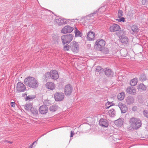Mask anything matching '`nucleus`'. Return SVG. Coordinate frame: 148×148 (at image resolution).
<instances>
[{
	"mask_svg": "<svg viewBox=\"0 0 148 148\" xmlns=\"http://www.w3.org/2000/svg\"><path fill=\"white\" fill-rule=\"evenodd\" d=\"M105 10V8L103 7L100 8L98 11H96L93 13H91L89 15L86 16L84 18L85 22L93 23L97 18L98 16H100V14L102 13Z\"/></svg>",
	"mask_w": 148,
	"mask_h": 148,
	"instance_id": "f257e3e1",
	"label": "nucleus"
},
{
	"mask_svg": "<svg viewBox=\"0 0 148 148\" xmlns=\"http://www.w3.org/2000/svg\"><path fill=\"white\" fill-rule=\"evenodd\" d=\"M25 84L30 88H35L38 87L39 83L37 79L32 77H29L25 79Z\"/></svg>",
	"mask_w": 148,
	"mask_h": 148,
	"instance_id": "f03ea898",
	"label": "nucleus"
},
{
	"mask_svg": "<svg viewBox=\"0 0 148 148\" xmlns=\"http://www.w3.org/2000/svg\"><path fill=\"white\" fill-rule=\"evenodd\" d=\"M130 124L134 129H137L141 125V121L138 119L132 118L130 119Z\"/></svg>",
	"mask_w": 148,
	"mask_h": 148,
	"instance_id": "7ed1b4c3",
	"label": "nucleus"
},
{
	"mask_svg": "<svg viewBox=\"0 0 148 148\" xmlns=\"http://www.w3.org/2000/svg\"><path fill=\"white\" fill-rule=\"evenodd\" d=\"M105 45L104 40L100 39L97 40L94 46V48L97 50L101 51Z\"/></svg>",
	"mask_w": 148,
	"mask_h": 148,
	"instance_id": "20e7f679",
	"label": "nucleus"
},
{
	"mask_svg": "<svg viewBox=\"0 0 148 148\" xmlns=\"http://www.w3.org/2000/svg\"><path fill=\"white\" fill-rule=\"evenodd\" d=\"M73 35L71 34L62 36L61 38L63 44L69 43L73 39Z\"/></svg>",
	"mask_w": 148,
	"mask_h": 148,
	"instance_id": "39448f33",
	"label": "nucleus"
},
{
	"mask_svg": "<svg viewBox=\"0 0 148 148\" xmlns=\"http://www.w3.org/2000/svg\"><path fill=\"white\" fill-rule=\"evenodd\" d=\"M74 21V19H72L71 20L70 19H66L63 18H59L56 19V22L59 25L65 24L67 23H70V21H71L72 22Z\"/></svg>",
	"mask_w": 148,
	"mask_h": 148,
	"instance_id": "423d86ee",
	"label": "nucleus"
},
{
	"mask_svg": "<svg viewBox=\"0 0 148 148\" xmlns=\"http://www.w3.org/2000/svg\"><path fill=\"white\" fill-rule=\"evenodd\" d=\"M54 97L57 101H62L64 98V94L61 92L55 93L54 94Z\"/></svg>",
	"mask_w": 148,
	"mask_h": 148,
	"instance_id": "0eeeda50",
	"label": "nucleus"
},
{
	"mask_svg": "<svg viewBox=\"0 0 148 148\" xmlns=\"http://www.w3.org/2000/svg\"><path fill=\"white\" fill-rule=\"evenodd\" d=\"M74 27H71L69 25H66L63 27L61 30V33L64 34L70 33L71 32L74 28Z\"/></svg>",
	"mask_w": 148,
	"mask_h": 148,
	"instance_id": "6e6552de",
	"label": "nucleus"
},
{
	"mask_svg": "<svg viewBox=\"0 0 148 148\" xmlns=\"http://www.w3.org/2000/svg\"><path fill=\"white\" fill-rule=\"evenodd\" d=\"M70 48L72 51L77 53L79 50L78 43L75 41H73L70 44Z\"/></svg>",
	"mask_w": 148,
	"mask_h": 148,
	"instance_id": "1a4fd4ad",
	"label": "nucleus"
},
{
	"mask_svg": "<svg viewBox=\"0 0 148 148\" xmlns=\"http://www.w3.org/2000/svg\"><path fill=\"white\" fill-rule=\"evenodd\" d=\"M73 90V88L70 84H67L66 85L64 91L66 95H70L71 93Z\"/></svg>",
	"mask_w": 148,
	"mask_h": 148,
	"instance_id": "9d476101",
	"label": "nucleus"
},
{
	"mask_svg": "<svg viewBox=\"0 0 148 148\" xmlns=\"http://www.w3.org/2000/svg\"><path fill=\"white\" fill-rule=\"evenodd\" d=\"M16 90L19 92H24L26 90L25 86L22 83L18 82L17 84Z\"/></svg>",
	"mask_w": 148,
	"mask_h": 148,
	"instance_id": "9b49d317",
	"label": "nucleus"
},
{
	"mask_svg": "<svg viewBox=\"0 0 148 148\" xmlns=\"http://www.w3.org/2000/svg\"><path fill=\"white\" fill-rule=\"evenodd\" d=\"M109 29L111 32H115L120 30L121 28L119 25L114 24L111 25Z\"/></svg>",
	"mask_w": 148,
	"mask_h": 148,
	"instance_id": "f8f14e48",
	"label": "nucleus"
},
{
	"mask_svg": "<svg viewBox=\"0 0 148 148\" xmlns=\"http://www.w3.org/2000/svg\"><path fill=\"white\" fill-rule=\"evenodd\" d=\"M99 125L103 127H107L109 125L108 123L107 120L101 118L99 121Z\"/></svg>",
	"mask_w": 148,
	"mask_h": 148,
	"instance_id": "ddd939ff",
	"label": "nucleus"
},
{
	"mask_svg": "<svg viewBox=\"0 0 148 148\" xmlns=\"http://www.w3.org/2000/svg\"><path fill=\"white\" fill-rule=\"evenodd\" d=\"M48 111V108L46 105H43L40 107L39 111L42 114H45L47 113Z\"/></svg>",
	"mask_w": 148,
	"mask_h": 148,
	"instance_id": "4468645a",
	"label": "nucleus"
},
{
	"mask_svg": "<svg viewBox=\"0 0 148 148\" xmlns=\"http://www.w3.org/2000/svg\"><path fill=\"white\" fill-rule=\"evenodd\" d=\"M50 77L54 79H58L59 75L58 71L55 70L50 71Z\"/></svg>",
	"mask_w": 148,
	"mask_h": 148,
	"instance_id": "2eb2a0df",
	"label": "nucleus"
},
{
	"mask_svg": "<svg viewBox=\"0 0 148 148\" xmlns=\"http://www.w3.org/2000/svg\"><path fill=\"white\" fill-rule=\"evenodd\" d=\"M118 106L120 108L122 113H125L127 111V108L125 104L120 102L118 104Z\"/></svg>",
	"mask_w": 148,
	"mask_h": 148,
	"instance_id": "dca6fc26",
	"label": "nucleus"
},
{
	"mask_svg": "<svg viewBox=\"0 0 148 148\" xmlns=\"http://www.w3.org/2000/svg\"><path fill=\"white\" fill-rule=\"evenodd\" d=\"M95 36V33L94 32L90 31L87 34V39L89 41L94 40Z\"/></svg>",
	"mask_w": 148,
	"mask_h": 148,
	"instance_id": "f3484780",
	"label": "nucleus"
},
{
	"mask_svg": "<svg viewBox=\"0 0 148 148\" xmlns=\"http://www.w3.org/2000/svg\"><path fill=\"white\" fill-rule=\"evenodd\" d=\"M124 121L123 119L120 118L115 121L114 123L117 126L120 127H121L123 125Z\"/></svg>",
	"mask_w": 148,
	"mask_h": 148,
	"instance_id": "a211bd4d",
	"label": "nucleus"
},
{
	"mask_svg": "<svg viewBox=\"0 0 148 148\" xmlns=\"http://www.w3.org/2000/svg\"><path fill=\"white\" fill-rule=\"evenodd\" d=\"M118 36L119 37L121 42L123 44H126L128 43L129 42V39L125 36H121L118 34Z\"/></svg>",
	"mask_w": 148,
	"mask_h": 148,
	"instance_id": "6ab92c4d",
	"label": "nucleus"
},
{
	"mask_svg": "<svg viewBox=\"0 0 148 148\" xmlns=\"http://www.w3.org/2000/svg\"><path fill=\"white\" fill-rule=\"evenodd\" d=\"M126 92L127 93L133 95L136 93V89L133 87H129L127 88Z\"/></svg>",
	"mask_w": 148,
	"mask_h": 148,
	"instance_id": "aec40b11",
	"label": "nucleus"
},
{
	"mask_svg": "<svg viewBox=\"0 0 148 148\" xmlns=\"http://www.w3.org/2000/svg\"><path fill=\"white\" fill-rule=\"evenodd\" d=\"M46 86L47 88L51 90L54 89L55 87L54 84L52 82H47L46 84Z\"/></svg>",
	"mask_w": 148,
	"mask_h": 148,
	"instance_id": "412c9836",
	"label": "nucleus"
},
{
	"mask_svg": "<svg viewBox=\"0 0 148 148\" xmlns=\"http://www.w3.org/2000/svg\"><path fill=\"white\" fill-rule=\"evenodd\" d=\"M123 14V11L121 10H119L118 12V17L120 19H117V20H118L119 22H124L125 18H124L122 17Z\"/></svg>",
	"mask_w": 148,
	"mask_h": 148,
	"instance_id": "4be33fe9",
	"label": "nucleus"
},
{
	"mask_svg": "<svg viewBox=\"0 0 148 148\" xmlns=\"http://www.w3.org/2000/svg\"><path fill=\"white\" fill-rule=\"evenodd\" d=\"M104 71L106 75L108 77L112 76L114 75V73L110 69H105Z\"/></svg>",
	"mask_w": 148,
	"mask_h": 148,
	"instance_id": "5701e85b",
	"label": "nucleus"
},
{
	"mask_svg": "<svg viewBox=\"0 0 148 148\" xmlns=\"http://www.w3.org/2000/svg\"><path fill=\"white\" fill-rule=\"evenodd\" d=\"M134 101V99L132 96H130L127 97L126 102L127 104L131 105L132 104Z\"/></svg>",
	"mask_w": 148,
	"mask_h": 148,
	"instance_id": "b1692460",
	"label": "nucleus"
},
{
	"mask_svg": "<svg viewBox=\"0 0 148 148\" xmlns=\"http://www.w3.org/2000/svg\"><path fill=\"white\" fill-rule=\"evenodd\" d=\"M23 95L24 97H25V96H26L25 98V100L26 101H30L31 100L34 99L36 97V96L35 95H29L28 96H27L26 92L23 94Z\"/></svg>",
	"mask_w": 148,
	"mask_h": 148,
	"instance_id": "393cba45",
	"label": "nucleus"
},
{
	"mask_svg": "<svg viewBox=\"0 0 148 148\" xmlns=\"http://www.w3.org/2000/svg\"><path fill=\"white\" fill-rule=\"evenodd\" d=\"M75 33V37H82V36L83 34L81 32L77 29L76 26L74 27Z\"/></svg>",
	"mask_w": 148,
	"mask_h": 148,
	"instance_id": "a878e982",
	"label": "nucleus"
},
{
	"mask_svg": "<svg viewBox=\"0 0 148 148\" xmlns=\"http://www.w3.org/2000/svg\"><path fill=\"white\" fill-rule=\"evenodd\" d=\"M125 97V93L123 92H122L119 94L118 95L117 98L119 100H123Z\"/></svg>",
	"mask_w": 148,
	"mask_h": 148,
	"instance_id": "bb28decb",
	"label": "nucleus"
},
{
	"mask_svg": "<svg viewBox=\"0 0 148 148\" xmlns=\"http://www.w3.org/2000/svg\"><path fill=\"white\" fill-rule=\"evenodd\" d=\"M115 112L114 109H112L109 110L108 112V114L110 116L113 117L115 115Z\"/></svg>",
	"mask_w": 148,
	"mask_h": 148,
	"instance_id": "cd10ccee",
	"label": "nucleus"
},
{
	"mask_svg": "<svg viewBox=\"0 0 148 148\" xmlns=\"http://www.w3.org/2000/svg\"><path fill=\"white\" fill-rule=\"evenodd\" d=\"M138 82V79L137 78H134L131 80L130 82V84L132 86L136 85Z\"/></svg>",
	"mask_w": 148,
	"mask_h": 148,
	"instance_id": "c85d7f7f",
	"label": "nucleus"
},
{
	"mask_svg": "<svg viewBox=\"0 0 148 148\" xmlns=\"http://www.w3.org/2000/svg\"><path fill=\"white\" fill-rule=\"evenodd\" d=\"M30 110L31 112L34 115H36L38 113V111L37 109L35 108L32 107Z\"/></svg>",
	"mask_w": 148,
	"mask_h": 148,
	"instance_id": "c756f323",
	"label": "nucleus"
},
{
	"mask_svg": "<svg viewBox=\"0 0 148 148\" xmlns=\"http://www.w3.org/2000/svg\"><path fill=\"white\" fill-rule=\"evenodd\" d=\"M138 90L141 89L142 90H145L146 89V87L143 84H140L137 87Z\"/></svg>",
	"mask_w": 148,
	"mask_h": 148,
	"instance_id": "7c9ffc66",
	"label": "nucleus"
},
{
	"mask_svg": "<svg viewBox=\"0 0 148 148\" xmlns=\"http://www.w3.org/2000/svg\"><path fill=\"white\" fill-rule=\"evenodd\" d=\"M32 105L31 103L26 104L24 106V108L26 110H29L31 109V108L32 107Z\"/></svg>",
	"mask_w": 148,
	"mask_h": 148,
	"instance_id": "2f4dec72",
	"label": "nucleus"
},
{
	"mask_svg": "<svg viewBox=\"0 0 148 148\" xmlns=\"http://www.w3.org/2000/svg\"><path fill=\"white\" fill-rule=\"evenodd\" d=\"M57 106L53 105L50 106L49 110L51 111L55 112L57 110Z\"/></svg>",
	"mask_w": 148,
	"mask_h": 148,
	"instance_id": "473e14b6",
	"label": "nucleus"
},
{
	"mask_svg": "<svg viewBox=\"0 0 148 148\" xmlns=\"http://www.w3.org/2000/svg\"><path fill=\"white\" fill-rule=\"evenodd\" d=\"M131 29L132 31L134 32H137L138 30L137 26L134 25H133L132 26Z\"/></svg>",
	"mask_w": 148,
	"mask_h": 148,
	"instance_id": "72a5a7b5",
	"label": "nucleus"
},
{
	"mask_svg": "<svg viewBox=\"0 0 148 148\" xmlns=\"http://www.w3.org/2000/svg\"><path fill=\"white\" fill-rule=\"evenodd\" d=\"M113 105V103L112 102H109L108 101V102L106 103L105 105V108L107 109L109 108L110 107Z\"/></svg>",
	"mask_w": 148,
	"mask_h": 148,
	"instance_id": "f704fd0d",
	"label": "nucleus"
},
{
	"mask_svg": "<svg viewBox=\"0 0 148 148\" xmlns=\"http://www.w3.org/2000/svg\"><path fill=\"white\" fill-rule=\"evenodd\" d=\"M139 79L140 81H143L146 79V77L145 75L143 74L141 75Z\"/></svg>",
	"mask_w": 148,
	"mask_h": 148,
	"instance_id": "c9c22d12",
	"label": "nucleus"
},
{
	"mask_svg": "<svg viewBox=\"0 0 148 148\" xmlns=\"http://www.w3.org/2000/svg\"><path fill=\"white\" fill-rule=\"evenodd\" d=\"M43 103L44 104V105H49L50 103V100H48L47 99L43 101Z\"/></svg>",
	"mask_w": 148,
	"mask_h": 148,
	"instance_id": "e433bc0d",
	"label": "nucleus"
},
{
	"mask_svg": "<svg viewBox=\"0 0 148 148\" xmlns=\"http://www.w3.org/2000/svg\"><path fill=\"white\" fill-rule=\"evenodd\" d=\"M135 13V11L133 10H130L128 13V14L130 16H132Z\"/></svg>",
	"mask_w": 148,
	"mask_h": 148,
	"instance_id": "4c0bfd02",
	"label": "nucleus"
},
{
	"mask_svg": "<svg viewBox=\"0 0 148 148\" xmlns=\"http://www.w3.org/2000/svg\"><path fill=\"white\" fill-rule=\"evenodd\" d=\"M70 48V46L68 45V46H64V49L65 51H68L69 50V49Z\"/></svg>",
	"mask_w": 148,
	"mask_h": 148,
	"instance_id": "58836bf2",
	"label": "nucleus"
},
{
	"mask_svg": "<svg viewBox=\"0 0 148 148\" xmlns=\"http://www.w3.org/2000/svg\"><path fill=\"white\" fill-rule=\"evenodd\" d=\"M143 114L145 116L148 118V111L145 110L143 112Z\"/></svg>",
	"mask_w": 148,
	"mask_h": 148,
	"instance_id": "ea45409f",
	"label": "nucleus"
},
{
	"mask_svg": "<svg viewBox=\"0 0 148 148\" xmlns=\"http://www.w3.org/2000/svg\"><path fill=\"white\" fill-rule=\"evenodd\" d=\"M45 76L47 78H49V76L50 77V73L47 72L45 74Z\"/></svg>",
	"mask_w": 148,
	"mask_h": 148,
	"instance_id": "a19ab883",
	"label": "nucleus"
},
{
	"mask_svg": "<svg viewBox=\"0 0 148 148\" xmlns=\"http://www.w3.org/2000/svg\"><path fill=\"white\" fill-rule=\"evenodd\" d=\"M101 69V67L100 66H97L96 68V70L97 72H99Z\"/></svg>",
	"mask_w": 148,
	"mask_h": 148,
	"instance_id": "79ce46f5",
	"label": "nucleus"
},
{
	"mask_svg": "<svg viewBox=\"0 0 148 148\" xmlns=\"http://www.w3.org/2000/svg\"><path fill=\"white\" fill-rule=\"evenodd\" d=\"M148 0H142V2L143 5L145 4L147 1Z\"/></svg>",
	"mask_w": 148,
	"mask_h": 148,
	"instance_id": "37998d69",
	"label": "nucleus"
},
{
	"mask_svg": "<svg viewBox=\"0 0 148 148\" xmlns=\"http://www.w3.org/2000/svg\"><path fill=\"white\" fill-rule=\"evenodd\" d=\"M74 134V132L73 131H71V135H70V137H73Z\"/></svg>",
	"mask_w": 148,
	"mask_h": 148,
	"instance_id": "c03bdc74",
	"label": "nucleus"
},
{
	"mask_svg": "<svg viewBox=\"0 0 148 148\" xmlns=\"http://www.w3.org/2000/svg\"><path fill=\"white\" fill-rule=\"evenodd\" d=\"M11 105L12 107H14L15 106L14 102H11Z\"/></svg>",
	"mask_w": 148,
	"mask_h": 148,
	"instance_id": "a18cd8bd",
	"label": "nucleus"
},
{
	"mask_svg": "<svg viewBox=\"0 0 148 148\" xmlns=\"http://www.w3.org/2000/svg\"><path fill=\"white\" fill-rule=\"evenodd\" d=\"M137 107L136 106L132 108L133 111H135L136 110Z\"/></svg>",
	"mask_w": 148,
	"mask_h": 148,
	"instance_id": "49530a36",
	"label": "nucleus"
},
{
	"mask_svg": "<svg viewBox=\"0 0 148 148\" xmlns=\"http://www.w3.org/2000/svg\"><path fill=\"white\" fill-rule=\"evenodd\" d=\"M36 142V141L35 142H34V143H32V145L30 146V147L29 148H32V147L33 145Z\"/></svg>",
	"mask_w": 148,
	"mask_h": 148,
	"instance_id": "de8ad7c7",
	"label": "nucleus"
},
{
	"mask_svg": "<svg viewBox=\"0 0 148 148\" xmlns=\"http://www.w3.org/2000/svg\"><path fill=\"white\" fill-rule=\"evenodd\" d=\"M5 142H7V143H12V142L9 141H8V140H5Z\"/></svg>",
	"mask_w": 148,
	"mask_h": 148,
	"instance_id": "09e8293b",
	"label": "nucleus"
},
{
	"mask_svg": "<svg viewBox=\"0 0 148 148\" xmlns=\"http://www.w3.org/2000/svg\"><path fill=\"white\" fill-rule=\"evenodd\" d=\"M87 47L88 48H90L91 47V45L90 44H88L87 45Z\"/></svg>",
	"mask_w": 148,
	"mask_h": 148,
	"instance_id": "8fccbe9b",
	"label": "nucleus"
}]
</instances>
